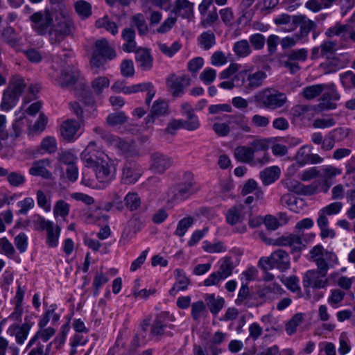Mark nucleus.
<instances>
[{"mask_svg":"<svg viewBox=\"0 0 355 355\" xmlns=\"http://www.w3.org/2000/svg\"><path fill=\"white\" fill-rule=\"evenodd\" d=\"M268 148V139H257L250 142L248 146H237L234 155L235 158L241 162L252 166L257 164L263 166L269 161Z\"/></svg>","mask_w":355,"mask_h":355,"instance_id":"obj_1","label":"nucleus"},{"mask_svg":"<svg viewBox=\"0 0 355 355\" xmlns=\"http://www.w3.org/2000/svg\"><path fill=\"white\" fill-rule=\"evenodd\" d=\"M55 24L53 22L52 29L49 32V40L51 44L60 43L71 35L74 31V24L69 12L62 6H60V12L55 16Z\"/></svg>","mask_w":355,"mask_h":355,"instance_id":"obj_2","label":"nucleus"},{"mask_svg":"<svg viewBox=\"0 0 355 355\" xmlns=\"http://www.w3.org/2000/svg\"><path fill=\"white\" fill-rule=\"evenodd\" d=\"M184 182L174 185L168 190L167 196L169 201L175 202L186 200L200 189L199 187L196 186L191 173H184Z\"/></svg>","mask_w":355,"mask_h":355,"instance_id":"obj_3","label":"nucleus"},{"mask_svg":"<svg viewBox=\"0 0 355 355\" xmlns=\"http://www.w3.org/2000/svg\"><path fill=\"white\" fill-rule=\"evenodd\" d=\"M26 84L22 77L19 76H12L9 81L7 88L3 93L1 107L3 110L8 111L12 109L19 101Z\"/></svg>","mask_w":355,"mask_h":355,"instance_id":"obj_4","label":"nucleus"},{"mask_svg":"<svg viewBox=\"0 0 355 355\" xmlns=\"http://www.w3.org/2000/svg\"><path fill=\"white\" fill-rule=\"evenodd\" d=\"M266 78V73L261 70L253 72L252 69H244L234 76L237 86L243 87L246 92H250L261 87Z\"/></svg>","mask_w":355,"mask_h":355,"instance_id":"obj_5","label":"nucleus"},{"mask_svg":"<svg viewBox=\"0 0 355 355\" xmlns=\"http://www.w3.org/2000/svg\"><path fill=\"white\" fill-rule=\"evenodd\" d=\"M53 13L47 8L33 13L29 17L31 26L33 31L41 36L48 35L51 32L54 21Z\"/></svg>","mask_w":355,"mask_h":355,"instance_id":"obj_6","label":"nucleus"},{"mask_svg":"<svg viewBox=\"0 0 355 355\" xmlns=\"http://www.w3.org/2000/svg\"><path fill=\"white\" fill-rule=\"evenodd\" d=\"M255 100L265 108L276 110L284 105L287 97L284 93L275 89L266 88L256 94Z\"/></svg>","mask_w":355,"mask_h":355,"instance_id":"obj_7","label":"nucleus"},{"mask_svg":"<svg viewBox=\"0 0 355 355\" xmlns=\"http://www.w3.org/2000/svg\"><path fill=\"white\" fill-rule=\"evenodd\" d=\"M259 265L263 270L276 268L281 271H285L290 267V257L286 251L277 250L273 252L269 257L260 259Z\"/></svg>","mask_w":355,"mask_h":355,"instance_id":"obj_8","label":"nucleus"},{"mask_svg":"<svg viewBox=\"0 0 355 355\" xmlns=\"http://www.w3.org/2000/svg\"><path fill=\"white\" fill-rule=\"evenodd\" d=\"M337 42L331 40H324L320 46L311 49V59L316 60L320 57L329 60V64L337 65Z\"/></svg>","mask_w":355,"mask_h":355,"instance_id":"obj_9","label":"nucleus"},{"mask_svg":"<svg viewBox=\"0 0 355 355\" xmlns=\"http://www.w3.org/2000/svg\"><path fill=\"white\" fill-rule=\"evenodd\" d=\"M340 98V94L336 90L335 85H328L324 90L322 96L319 98L318 104L314 106L316 112H323L336 108L337 105L334 101H338Z\"/></svg>","mask_w":355,"mask_h":355,"instance_id":"obj_10","label":"nucleus"},{"mask_svg":"<svg viewBox=\"0 0 355 355\" xmlns=\"http://www.w3.org/2000/svg\"><path fill=\"white\" fill-rule=\"evenodd\" d=\"M180 112L184 119H180L182 123V128L193 132L200 128V121L198 116L195 114V110L192 105L185 102L181 105Z\"/></svg>","mask_w":355,"mask_h":355,"instance_id":"obj_11","label":"nucleus"},{"mask_svg":"<svg viewBox=\"0 0 355 355\" xmlns=\"http://www.w3.org/2000/svg\"><path fill=\"white\" fill-rule=\"evenodd\" d=\"M173 164V159L160 152H154L150 156L149 169L153 173L164 174Z\"/></svg>","mask_w":355,"mask_h":355,"instance_id":"obj_12","label":"nucleus"},{"mask_svg":"<svg viewBox=\"0 0 355 355\" xmlns=\"http://www.w3.org/2000/svg\"><path fill=\"white\" fill-rule=\"evenodd\" d=\"M292 25L293 27L290 31H293L297 27L300 28L299 33L297 34L298 40L306 37L310 32L315 31L317 28V24L304 15L293 16Z\"/></svg>","mask_w":355,"mask_h":355,"instance_id":"obj_13","label":"nucleus"},{"mask_svg":"<svg viewBox=\"0 0 355 355\" xmlns=\"http://www.w3.org/2000/svg\"><path fill=\"white\" fill-rule=\"evenodd\" d=\"M141 166L135 161H126L122 168L121 180L125 184H132L137 182L142 175Z\"/></svg>","mask_w":355,"mask_h":355,"instance_id":"obj_14","label":"nucleus"},{"mask_svg":"<svg viewBox=\"0 0 355 355\" xmlns=\"http://www.w3.org/2000/svg\"><path fill=\"white\" fill-rule=\"evenodd\" d=\"M324 35L328 38L334 37H340L342 42H347L350 40L355 42V30L351 29L349 24H342L339 22L336 23L333 26L328 28Z\"/></svg>","mask_w":355,"mask_h":355,"instance_id":"obj_15","label":"nucleus"},{"mask_svg":"<svg viewBox=\"0 0 355 355\" xmlns=\"http://www.w3.org/2000/svg\"><path fill=\"white\" fill-rule=\"evenodd\" d=\"M94 168L99 181L110 182L114 178L116 169L113 162L107 156L101 159Z\"/></svg>","mask_w":355,"mask_h":355,"instance_id":"obj_16","label":"nucleus"},{"mask_svg":"<svg viewBox=\"0 0 355 355\" xmlns=\"http://www.w3.org/2000/svg\"><path fill=\"white\" fill-rule=\"evenodd\" d=\"M302 283L304 288H324L329 284L327 275L317 272L315 270H309L304 274Z\"/></svg>","mask_w":355,"mask_h":355,"instance_id":"obj_17","label":"nucleus"},{"mask_svg":"<svg viewBox=\"0 0 355 355\" xmlns=\"http://www.w3.org/2000/svg\"><path fill=\"white\" fill-rule=\"evenodd\" d=\"M105 155L96 146L94 141H91L81 153V159L87 167L94 168Z\"/></svg>","mask_w":355,"mask_h":355,"instance_id":"obj_18","label":"nucleus"},{"mask_svg":"<svg viewBox=\"0 0 355 355\" xmlns=\"http://www.w3.org/2000/svg\"><path fill=\"white\" fill-rule=\"evenodd\" d=\"M190 78L185 75L178 76L173 73L166 78L167 88L172 92L173 96H178L183 92L184 87L190 84Z\"/></svg>","mask_w":355,"mask_h":355,"instance_id":"obj_19","label":"nucleus"},{"mask_svg":"<svg viewBox=\"0 0 355 355\" xmlns=\"http://www.w3.org/2000/svg\"><path fill=\"white\" fill-rule=\"evenodd\" d=\"M167 327V313L162 312L156 315L150 324L149 336L151 340H159L165 334Z\"/></svg>","mask_w":355,"mask_h":355,"instance_id":"obj_20","label":"nucleus"},{"mask_svg":"<svg viewBox=\"0 0 355 355\" xmlns=\"http://www.w3.org/2000/svg\"><path fill=\"white\" fill-rule=\"evenodd\" d=\"M284 291L281 286L275 282L264 284L259 289L258 296L265 301H272L282 295Z\"/></svg>","mask_w":355,"mask_h":355,"instance_id":"obj_21","label":"nucleus"},{"mask_svg":"<svg viewBox=\"0 0 355 355\" xmlns=\"http://www.w3.org/2000/svg\"><path fill=\"white\" fill-rule=\"evenodd\" d=\"M168 113V103L164 100H157L153 103L150 113L146 119V123L147 125H152L154 123L156 118L167 115Z\"/></svg>","mask_w":355,"mask_h":355,"instance_id":"obj_22","label":"nucleus"},{"mask_svg":"<svg viewBox=\"0 0 355 355\" xmlns=\"http://www.w3.org/2000/svg\"><path fill=\"white\" fill-rule=\"evenodd\" d=\"M31 328V324L27 322L24 323L21 326L17 324H13L8 329L7 332L10 336L15 335L16 343L19 345H22L26 340Z\"/></svg>","mask_w":355,"mask_h":355,"instance_id":"obj_23","label":"nucleus"},{"mask_svg":"<svg viewBox=\"0 0 355 355\" xmlns=\"http://www.w3.org/2000/svg\"><path fill=\"white\" fill-rule=\"evenodd\" d=\"M135 60L139 64L143 71L150 70L153 67V58L150 50L146 48H139L135 51Z\"/></svg>","mask_w":355,"mask_h":355,"instance_id":"obj_24","label":"nucleus"},{"mask_svg":"<svg viewBox=\"0 0 355 355\" xmlns=\"http://www.w3.org/2000/svg\"><path fill=\"white\" fill-rule=\"evenodd\" d=\"M50 161L47 159L35 161L29 168V173L34 176H41L45 179H51L52 173L47 169Z\"/></svg>","mask_w":355,"mask_h":355,"instance_id":"obj_25","label":"nucleus"},{"mask_svg":"<svg viewBox=\"0 0 355 355\" xmlns=\"http://www.w3.org/2000/svg\"><path fill=\"white\" fill-rule=\"evenodd\" d=\"M79 77V71L72 67L64 69L58 78V83L62 87H68L76 83Z\"/></svg>","mask_w":355,"mask_h":355,"instance_id":"obj_26","label":"nucleus"},{"mask_svg":"<svg viewBox=\"0 0 355 355\" xmlns=\"http://www.w3.org/2000/svg\"><path fill=\"white\" fill-rule=\"evenodd\" d=\"M280 202L295 213L301 211L306 205L303 199L297 198L291 193L284 194L280 198Z\"/></svg>","mask_w":355,"mask_h":355,"instance_id":"obj_27","label":"nucleus"},{"mask_svg":"<svg viewBox=\"0 0 355 355\" xmlns=\"http://www.w3.org/2000/svg\"><path fill=\"white\" fill-rule=\"evenodd\" d=\"M88 342L87 337L80 334H76L71 342V352L70 355H76L77 353H81L85 351L84 355H89L92 350V347H89L87 349L84 348Z\"/></svg>","mask_w":355,"mask_h":355,"instance_id":"obj_28","label":"nucleus"},{"mask_svg":"<svg viewBox=\"0 0 355 355\" xmlns=\"http://www.w3.org/2000/svg\"><path fill=\"white\" fill-rule=\"evenodd\" d=\"M80 128V123L74 119H68L64 121L61 125V135L66 140H71L73 139L77 131Z\"/></svg>","mask_w":355,"mask_h":355,"instance_id":"obj_29","label":"nucleus"},{"mask_svg":"<svg viewBox=\"0 0 355 355\" xmlns=\"http://www.w3.org/2000/svg\"><path fill=\"white\" fill-rule=\"evenodd\" d=\"M246 208L242 205H236L230 208L226 214L227 222L234 225L241 222L245 216Z\"/></svg>","mask_w":355,"mask_h":355,"instance_id":"obj_30","label":"nucleus"},{"mask_svg":"<svg viewBox=\"0 0 355 355\" xmlns=\"http://www.w3.org/2000/svg\"><path fill=\"white\" fill-rule=\"evenodd\" d=\"M108 144L118 149L121 154L132 156L134 153L133 145L117 136L113 135Z\"/></svg>","mask_w":355,"mask_h":355,"instance_id":"obj_31","label":"nucleus"},{"mask_svg":"<svg viewBox=\"0 0 355 355\" xmlns=\"http://www.w3.org/2000/svg\"><path fill=\"white\" fill-rule=\"evenodd\" d=\"M340 0H308L305 3V8L310 11L317 13L322 9H329Z\"/></svg>","mask_w":355,"mask_h":355,"instance_id":"obj_32","label":"nucleus"},{"mask_svg":"<svg viewBox=\"0 0 355 355\" xmlns=\"http://www.w3.org/2000/svg\"><path fill=\"white\" fill-rule=\"evenodd\" d=\"M94 52L105 56L107 60H112L116 55L114 49L109 46L107 40L105 38L96 41Z\"/></svg>","mask_w":355,"mask_h":355,"instance_id":"obj_33","label":"nucleus"},{"mask_svg":"<svg viewBox=\"0 0 355 355\" xmlns=\"http://www.w3.org/2000/svg\"><path fill=\"white\" fill-rule=\"evenodd\" d=\"M56 331L54 328L49 327L46 328H40L34 336L29 340L26 349L31 348L38 340H42L43 342H47L51 337H53Z\"/></svg>","mask_w":355,"mask_h":355,"instance_id":"obj_34","label":"nucleus"},{"mask_svg":"<svg viewBox=\"0 0 355 355\" xmlns=\"http://www.w3.org/2000/svg\"><path fill=\"white\" fill-rule=\"evenodd\" d=\"M122 38L125 42L122 46L124 51L130 53L136 50L135 32L132 28H125L122 31Z\"/></svg>","mask_w":355,"mask_h":355,"instance_id":"obj_35","label":"nucleus"},{"mask_svg":"<svg viewBox=\"0 0 355 355\" xmlns=\"http://www.w3.org/2000/svg\"><path fill=\"white\" fill-rule=\"evenodd\" d=\"M177 282L169 291L171 295H175L180 291H184L187 288L190 284V280L186 277L182 270L177 269L175 270Z\"/></svg>","mask_w":355,"mask_h":355,"instance_id":"obj_36","label":"nucleus"},{"mask_svg":"<svg viewBox=\"0 0 355 355\" xmlns=\"http://www.w3.org/2000/svg\"><path fill=\"white\" fill-rule=\"evenodd\" d=\"M340 135L346 137L347 132H345L343 128H336L332 132H329L328 136L323 139L322 142L321 148L324 151H329L334 148L336 142V135Z\"/></svg>","mask_w":355,"mask_h":355,"instance_id":"obj_37","label":"nucleus"},{"mask_svg":"<svg viewBox=\"0 0 355 355\" xmlns=\"http://www.w3.org/2000/svg\"><path fill=\"white\" fill-rule=\"evenodd\" d=\"M205 300L210 312L214 315H216L220 312L225 304V300L220 297L216 298L214 294L206 295Z\"/></svg>","mask_w":355,"mask_h":355,"instance_id":"obj_38","label":"nucleus"},{"mask_svg":"<svg viewBox=\"0 0 355 355\" xmlns=\"http://www.w3.org/2000/svg\"><path fill=\"white\" fill-rule=\"evenodd\" d=\"M279 245L291 246L295 251H300L304 247L301 237L294 234L282 236Z\"/></svg>","mask_w":355,"mask_h":355,"instance_id":"obj_39","label":"nucleus"},{"mask_svg":"<svg viewBox=\"0 0 355 355\" xmlns=\"http://www.w3.org/2000/svg\"><path fill=\"white\" fill-rule=\"evenodd\" d=\"M280 170L277 166L268 167L265 168L260 173V178L266 186L275 182L279 177Z\"/></svg>","mask_w":355,"mask_h":355,"instance_id":"obj_40","label":"nucleus"},{"mask_svg":"<svg viewBox=\"0 0 355 355\" xmlns=\"http://www.w3.org/2000/svg\"><path fill=\"white\" fill-rule=\"evenodd\" d=\"M327 87L328 85L324 84L307 86L303 89L302 96L306 100H311L319 96Z\"/></svg>","mask_w":355,"mask_h":355,"instance_id":"obj_41","label":"nucleus"},{"mask_svg":"<svg viewBox=\"0 0 355 355\" xmlns=\"http://www.w3.org/2000/svg\"><path fill=\"white\" fill-rule=\"evenodd\" d=\"M193 5L188 0H176L175 12L184 18H189L193 13Z\"/></svg>","mask_w":355,"mask_h":355,"instance_id":"obj_42","label":"nucleus"},{"mask_svg":"<svg viewBox=\"0 0 355 355\" xmlns=\"http://www.w3.org/2000/svg\"><path fill=\"white\" fill-rule=\"evenodd\" d=\"M191 313L194 321H198L201 318L207 316V311L206 304L203 301L199 300L193 302L191 304Z\"/></svg>","mask_w":355,"mask_h":355,"instance_id":"obj_43","label":"nucleus"},{"mask_svg":"<svg viewBox=\"0 0 355 355\" xmlns=\"http://www.w3.org/2000/svg\"><path fill=\"white\" fill-rule=\"evenodd\" d=\"M97 28H105L107 31L110 32L113 35L118 33V26L115 22L111 21L108 16L97 19L95 23Z\"/></svg>","mask_w":355,"mask_h":355,"instance_id":"obj_44","label":"nucleus"},{"mask_svg":"<svg viewBox=\"0 0 355 355\" xmlns=\"http://www.w3.org/2000/svg\"><path fill=\"white\" fill-rule=\"evenodd\" d=\"M47 236H46V243L51 248H55L58 245V239L60 233V228L59 226H55L54 224L49 226L47 229H46Z\"/></svg>","mask_w":355,"mask_h":355,"instance_id":"obj_45","label":"nucleus"},{"mask_svg":"<svg viewBox=\"0 0 355 355\" xmlns=\"http://www.w3.org/2000/svg\"><path fill=\"white\" fill-rule=\"evenodd\" d=\"M233 51L236 56L239 58H245L248 56L252 49L246 40H242L234 43Z\"/></svg>","mask_w":355,"mask_h":355,"instance_id":"obj_46","label":"nucleus"},{"mask_svg":"<svg viewBox=\"0 0 355 355\" xmlns=\"http://www.w3.org/2000/svg\"><path fill=\"white\" fill-rule=\"evenodd\" d=\"M127 121L128 117L123 112L111 113L106 118L107 125L111 127L123 125Z\"/></svg>","mask_w":355,"mask_h":355,"instance_id":"obj_47","label":"nucleus"},{"mask_svg":"<svg viewBox=\"0 0 355 355\" xmlns=\"http://www.w3.org/2000/svg\"><path fill=\"white\" fill-rule=\"evenodd\" d=\"M130 20L131 23L137 27L140 35H144L147 34L148 28L145 17L142 14L138 13L132 15L130 18Z\"/></svg>","mask_w":355,"mask_h":355,"instance_id":"obj_48","label":"nucleus"},{"mask_svg":"<svg viewBox=\"0 0 355 355\" xmlns=\"http://www.w3.org/2000/svg\"><path fill=\"white\" fill-rule=\"evenodd\" d=\"M199 44L205 50L211 49L216 44V37L211 31L203 32L198 37Z\"/></svg>","mask_w":355,"mask_h":355,"instance_id":"obj_49","label":"nucleus"},{"mask_svg":"<svg viewBox=\"0 0 355 355\" xmlns=\"http://www.w3.org/2000/svg\"><path fill=\"white\" fill-rule=\"evenodd\" d=\"M74 8L82 19H87L92 15V6L87 1L79 0L74 3Z\"/></svg>","mask_w":355,"mask_h":355,"instance_id":"obj_50","label":"nucleus"},{"mask_svg":"<svg viewBox=\"0 0 355 355\" xmlns=\"http://www.w3.org/2000/svg\"><path fill=\"white\" fill-rule=\"evenodd\" d=\"M110 80L106 76H98L94 78L91 83V87L93 92L100 95L104 88H107L110 85Z\"/></svg>","mask_w":355,"mask_h":355,"instance_id":"obj_51","label":"nucleus"},{"mask_svg":"<svg viewBox=\"0 0 355 355\" xmlns=\"http://www.w3.org/2000/svg\"><path fill=\"white\" fill-rule=\"evenodd\" d=\"M125 206L130 211L137 210L141 204L139 195L135 192L128 193L124 198Z\"/></svg>","mask_w":355,"mask_h":355,"instance_id":"obj_52","label":"nucleus"},{"mask_svg":"<svg viewBox=\"0 0 355 355\" xmlns=\"http://www.w3.org/2000/svg\"><path fill=\"white\" fill-rule=\"evenodd\" d=\"M234 266L230 257H226L221 260L219 269L217 271L220 275L226 279L232 274Z\"/></svg>","mask_w":355,"mask_h":355,"instance_id":"obj_53","label":"nucleus"},{"mask_svg":"<svg viewBox=\"0 0 355 355\" xmlns=\"http://www.w3.org/2000/svg\"><path fill=\"white\" fill-rule=\"evenodd\" d=\"M202 16V17L200 25L204 28L212 26L214 23L217 22L218 20V15L216 7H214L208 13Z\"/></svg>","mask_w":355,"mask_h":355,"instance_id":"obj_54","label":"nucleus"},{"mask_svg":"<svg viewBox=\"0 0 355 355\" xmlns=\"http://www.w3.org/2000/svg\"><path fill=\"white\" fill-rule=\"evenodd\" d=\"M311 258L313 261L325 257L327 259H336V256L332 252H329L324 250L320 245H315L310 252Z\"/></svg>","mask_w":355,"mask_h":355,"instance_id":"obj_55","label":"nucleus"},{"mask_svg":"<svg viewBox=\"0 0 355 355\" xmlns=\"http://www.w3.org/2000/svg\"><path fill=\"white\" fill-rule=\"evenodd\" d=\"M229 123L234 124L237 126L238 128L242 130L245 132H249L251 130L250 127L248 124L246 118L243 114L239 115H231L229 116Z\"/></svg>","mask_w":355,"mask_h":355,"instance_id":"obj_56","label":"nucleus"},{"mask_svg":"<svg viewBox=\"0 0 355 355\" xmlns=\"http://www.w3.org/2000/svg\"><path fill=\"white\" fill-rule=\"evenodd\" d=\"M70 206L63 200H58L53 207V214L56 218L61 216L64 220L69 215Z\"/></svg>","mask_w":355,"mask_h":355,"instance_id":"obj_57","label":"nucleus"},{"mask_svg":"<svg viewBox=\"0 0 355 355\" xmlns=\"http://www.w3.org/2000/svg\"><path fill=\"white\" fill-rule=\"evenodd\" d=\"M6 180L9 184L13 187H21L26 182V178L24 175L17 171L8 173Z\"/></svg>","mask_w":355,"mask_h":355,"instance_id":"obj_58","label":"nucleus"},{"mask_svg":"<svg viewBox=\"0 0 355 355\" xmlns=\"http://www.w3.org/2000/svg\"><path fill=\"white\" fill-rule=\"evenodd\" d=\"M311 153V147L305 145L301 147L295 155V160L300 166L309 164V159Z\"/></svg>","mask_w":355,"mask_h":355,"instance_id":"obj_59","label":"nucleus"},{"mask_svg":"<svg viewBox=\"0 0 355 355\" xmlns=\"http://www.w3.org/2000/svg\"><path fill=\"white\" fill-rule=\"evenodd\" d=\"M193 218L191 216L181 219L178 224L175 234L178 236H183L188 229L193 225Z\"/></svg>","mask_w":355,"mask_h":355,"instance_id":"obj_60","label":"nucleus"},{"mask_svg":"<svg viewBox=\"0 0 355 355\" xmlns=\"http://www.w3.org/2000/svg\"><path fill=\"white\" fill-rule=\"evenodd\" d=\"M23 53L28 60L32 63H39L43 58V54L38 49L29 47L24 50Z\"/></svg>","mask_w":355,"mask_h":355,"instance_id":"obj_61","label":"nucleus"},{"mask_svg":"<svg viewBox=\"0 0 355 355\" xmlns=\"http://www.w3.org/2000/svg\"><path fill=\"white\" fill-rule=\"evenodd\" d=\"M286 58H289L291 61L304 62L308 58V51L306 49L292 50L286 55Z\"/></svg>","mask_w":355,"mask_h":355,"instance_id":"obj_62","label":"nucleus"},{"mask_svg":"<svg viewBox=\"0 0 355 355\" xmlns=\"http://www.w3.org/2000/svg\"><path fill=\"white\" fill-rule=\"evenodd\" d=\"M303 320L302 313L294 315L292 318L286 324V331L288 335L293 334Z\"/></svg>","mask_w":355,"mask_h":355,"instance_id":"obj_63","label":"nucleus"},{"mask_svg":"<svg viewBox=\"0 0 355 355\" xmlns=\"http://www.w3.org/2000/svg\"><path fill=\"white\" fill-rule=\"evenodd\" d=\"M107 58L105 56H103L102 55L98 54L93 51L91 60L90 64L95 73H98V69L101 67H103L105 60Z\"/></svg>","mask_w":355,"mask_h":355,"instance_id":"obj_64","label":"nucleus"}]
</instances>
